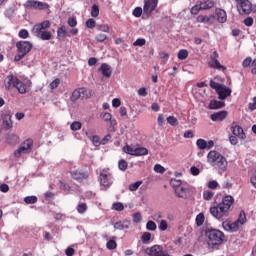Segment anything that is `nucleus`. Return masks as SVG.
<instances>
[{"label": "nucleus", "mask_w": 256, "mask_h": 256, "mask_svg": "<svg viewBox=\"0 0 256 256\" xmlns=\"http://www.w3.org/2000/svg\"><path fill=\"white\" fill-rule=\"evenodd\" d=\"M233 203H235L233 196L227 195L222 198V201L219 204L211 206L209 213L214 219H217V221H225V219L229 217V211H231Z\"/></svg>", "instance_id": "f257e3e1"}, {"label": "nucleus", "mask_w": 256, "mask_h": 256, "mask_svg": "<svg viewBox=\"0 0 256 256\" xmlns=\"http://www.w3.org/2000/svg\"><path fill=\"white\" fill-rule=\"evenodd\" d=\"M32 82L25 78L24 80H19L17 76L13 74H9L4 79V87L7 91H11V89H17L18 93L21 95H25L28 91H31Z\"/></svg>", "instance_id": "f03ea898"}, {"label": "nucleus", "mask_w": 256, "mask_h": 256, "mask_svg": "<svg viewBox=\"0 0 256 256\" xmlns=\"http://www.w3.org/2000/svg\"><path fill=\"white\" fill-rule=\"evenodd\" d=\"M207 163L210 167H213V169H217L220 175H223V173L227 171L229 165L227 158L215 150H211L207 154Z\"/></svg>", "instance_id": "7ed1b4c3"}, {"label": "nucleus", "mask_w": 256, "mask_h": 256, "mask_svg": "<svg viewBox=\"0 0 256 256\" xmlns=\"http://www.w3.org/2000/svg\"><path fill=\"white\" fill-rule=\"evenodd\" d=\"M205 238L210 249L218 250L220 245L225 241V234L217 229H207L205 231Z\"/></svg>", "instance_id": "20e7f679"}, {"label": "nucleus", "mask_w": 256, "mask_h": 256, "mask_svg": "<svg viewBox=\"0 0 256 256\" xmlns=\"http://www.w3.org/2000/svg\"><path fill=\"white\" fill-rule=\"evenodd\" d=\"M50 27L51 21L45 20L41 23L35 24L31 29V33L42 41H49L51 39V32L47 31V29Z\"/></svg>", "instance_id": "39448f33"}, {"label": "nucleus", "mask_w": 256, "mask_h": 256, "mask_svg": "<svg viewBox=\"0 0 256 256\" xmlns=\"http://www.w3.org/2000/svg\"><path fill=\"white\" fill-rule=\"evenodd\" d=\"M16 48L17 55L14 57V61L19 62L33 49V43L21 40L16 43Z\"/></svg>", "instance_id": "423d86ee"}, {"label": "nucleus", "mask_w": 256, "mask_h": 256, "mask_svg": "<svg viewBox=\"0 0 256 256\" xmlns=\"http://www.w3.org/2000/svg\"><path fill=\"white\" fill-rule=\"evenodd\" d=\"M31 151H33V139L29 138V139H26L20 145V147L14 151V157H16V159H19L21 155H29Z\"/></svg>", "instance_id": "0eeeda50"}, {"label": "nucleus", "mask_w": 256, "mask_h": 256, "mask_svg": "<svg viewBox=\"0 0 256 256\" xmlns=\"http://www.w3.org/2000/svg\"><path fill=\"white\" fill-rule=\"evenodd\" d=\"M236 7L240 15H251V13H255L256 11V6H253L249 0H243L242 2L238 3Z\"/></svg>", "instance_id": "6e6552de"}, {"label": "nucleus", "mask_w": 256, "mask_h": 256, "mask_svg": "<svg viewBox=\"0 0 256 256\" xmlns=\"http://www.w3.org/2000/svg\"><path fill=\"white\" fill-rule=\"evenodd\" d=\"M100 185L105 189H109L111 185H113V174L109 171V169H103L100 171Z\"/></svg>", "instance_id": "1a4fd4ad"}, {"label": "nucleus", "mask_w": 256, "mask_h": 256, "mask_svg": "<svg viewBox=\"0 0 256 256\" xmlns=\"http://www.w3.org/2000/svg\"><path fill=\"white\" fill-rule=\"evenodd\" d=\"M208 66L211 69H216L217 71H222L223 73L227 71V67L221 65V62H219V53H217V51H214L213 55L210 56V61L208 62Z\"/></svg>", "instance_id": "9d476101"}, {"label": "nucleus", "mask_w": 256, "mask_h": 256, "mask_svg": "<svg viewBox=\"0 0 256 256\" xmlns=\"http://www.w3.org/2000/svg\"><path fill=\"white\" fill-rule=\"evenodd\" d=\"M146 253L148 256H171L167 250L163 249L161 245H153L147 248Z\"/></svg>", "instance_id": "9b49d317"}, {"label": "nucleus", "mask_w": 256, "mask_h": 256, "mask_svg": "<svg viewBox=\"0 0 256 256\" xmlns=\"http://www.w3.org/2000/svg\"><path fill=\"white\" fill-rule=\"evenodd\" d=\"M159 0H144L143 13L146 17H151L153 11L157 9Z\"/></svg>", "instance_id": "f8f14e48"}, {"label": "nucleus", "mask_w": 256, "mask_h": 256, "mask_svg": "<svg viewBox=\"0 0 256 256\" xmlns=\"http://www.w3.org/2000/svg\"><path fill=\"white\" fill-rule=\"evenodd\" d=\"M222 227L224 231H228V233H237L241 226L236 221L231 222L226 220L222 222Z\"/></svg>", "instance_id": "ddd939ff"}, {"label": "nucleus", "mask_w": 256, "mask_h": 256, "mask_svg": "<svg viewBox=\"0 0 256 256\" xmlns=\"http://www.w3.org/2000/svg\"><path fill=\"white\" fill-rule=\"evenodd\" d=\"M216 93L218 95V99H220L221 101H225L227 97H231L232 90L231 88L225 85H222L221 87L218 88Z\"/></svg>", "instance_id": "4468645a"}, {"label": "nucleus", "mask_w": 256, "mask_h": 256, "mask_svg": "<svg viewBox=\"0 0 256 256\" xmlns=\"http://www.w3.org/2000/svg\"><path fill=\"white\" fill-rule=\"evenodd\" d=\"M227 115H229V113L225 110H222V111L215 112V113L211 114L210 119H211V121L221 122V121H225V119H227Z\"/></svg>", "instance_id": "2eb2a0df"}, {"label": "nucleus", "mask_w": 256, "mask_h": 256, "mask_svg": "<svg viewBox=\"0 0 256 256\" xmlns=\"http://www.w3.org/2000/svg\"><path fill=\"white\" fill-rule=\"evenodd\" d=\"M231 131L235 137H238L239 139H245V132L243 131V128L236 123H232Z\"/></svg>", "instance_id": "dca6fc26"}, {"label": "nucleus", "mask_w": 256, "mask_h": 256, "mask_svg": "<svg viewBox=\"0 0 256 256\" xmlns=\"http://www.w3.org/2000/svg\"><path fill=\"white\" fill-rule=\"evenodd\" d=\"M113 227L118 231H125V229H129V227H131V221L127 219L118 221L114 223Z\"/></svg>", "instance_id": "f3484780"}, {"label": "nucleus", "mask_w": 256, "mask_h": 256, "mask_svg": "<svg viewBox=\"0 0 256 256\" xmlns=\"http://www.w3.org/2000/svg\"><path fill=\"white\" fill-rule=\"evenodd\" d=\"M71 177L76 181H83V179H87V177H89V172L75 170L71 172Z\"/></svg>", "instance_id": "a211bd4d"}, {"label": "nucleus", "mask_w": 256, "mask_h": 256, "mask_svg": "<svg viewBox=\"0 0 256 256\" xmlns=\"http://www.w3.org/2000/svg\"><path fill=\"white\" fill-rule=\"evenodd\" d=\"M215 20V16H207V15H199L196 18L197 23H204L205 25H213V21Z\"/></svg>", "instance_id": "6ab92c4d"}, {"label": "nucleus", "mask_w": 256, "mask_h": 256, "mask_svg": "<svg viewBox=\"0 0 256 256\" xmlns=\"http://www.w3.org/2000/svg\"><path fill=\"white\" fill-rule=\"evenodd\" d=\"M98 71H100L106 79H109V77H111V73H113L111 66L107 63H102Z\"/></svg>", "instance_id": "aec40b11"}, {"label": "nucleus", "mask_w": 256, "mask_h": 256, "mask_svg": "<svg viewBox=\"0 0 256 256\" xmlns=\"http://www.w3.org/2000/svg\"><path fill=\"white\" fill-rule=\"evenodd\" d=\"M218 23H225L227 21V12L221 8L215 10Z\"/></svg>", "instance_id": "412c9836"}, {"label": "nucleus", "mask_w": 256, "mask_h": 256, "mask_svg": "<svg viewBox=\"0 0 256 256\" xmlns=\"http://www.w3.org/2000/svg\"><path fill=\"white\" fill-rule=\"evenodd\" d=\"M225 107V102L219 100H211L208 109L216 110L223 109Z\"/></svg>", "instance_id": "4be33fe9"}, {"label": "nucleus", "mask_w": 256, "mask_h": 256, "mask_svg": "<svg viewBox=\"0 0 256 256\" xmlns=\"http://www.w3.org/2000/svg\"><path fill=\"white\" fill-rule=\"evenodd\" d=\"M215 7V2L212 0H204L200 2V8L202 11H209V9H213Z\"/></svg>", "instance_id": "5701e85b"}, {"label": "nucleus", "mask_w": 256, "mask_h": 256, "mask_svg": "<svg viewBox=\"0 0 256 256\" xmlns=\"http://www.w3.org/2000/svg\"><path fill=\"white\" fill-rule=\"evenodd\" d=\"M174 192L176 196L180 199H187V188L180 186L178 188H175Z\"/></svg>", "instance_id": "b1692460"}, {"label": "nucleus", "mask_w": 256, "mask_h": 256, "mask_svg": "<svg viewBox=\"0 0 256 256\" xmlns=\"http://www.w3.org/2000/svg\"><path fill=\"white\" fill-rule=\"evenodd\" d=\"M87 203L79 202L76 206V211L79 213V215H85L87 213Z\"/></svg>", "instance_id": "393cba45"}, {"label": "nucleus", "mask_w": 256, "mask_h": 256, "mask_svg": "<svg viewBox=\"0 0 256 256\" xmlns=\"http://www.w3.org/2000/svg\"><path fill=\"white\" fill-rule=\"evenodd\" d=\"M79 89H80V95L82 99H89V97H91L92 95L91 89L85 88V87H82Z\"/></svg>", "instance_id": "a878e982"}, {"label": "nucleus", "mask_w": 256, "mask_h": 256, "mask_svg": "<svg viewBox=\"0 0 256 256\" xmlns=\"http://www.w3.org/2000/svg\"><path fill=\"white\" fill-rule=\"evenodd\" d=\"M148 153H149V150H147V148L138 147V148H135L134 156L141 157L143 155H147Z\"/></svg>", "instance_id": "bb28decb"}, {"label": "nucleus", "mask_w": 256, "mask_h": 256, "mask_svg": "<svg viewBox=\"0 0 256 256\" xmlns=\"http://www.w3.org/2000/svg\"><path fill=\"white\" fill-rule=\"evenodd\" d=\"M236 222L238 223V225L240 227H243V225H245V223H247V216L245 215L244 211H241L239 214L238 219L236 220Z\"/></svg>", "instance_id": "cd10ccee"}, {"label": "nucleus", "mask_w": 256, "mask_h": 256, "mask_svg": "<svg viewBox=\"0 0 256 256\" xmlns=\"http://www.w3.org/2000/svg\"><path fill=\"white\" fill-rule=\"evenodd\" d=\"M37 201H38L37 196H26L24 198V203H26V205H35Z\"/></svg>", "instance_id": "c85d7f7f"}, {"label": "nucleus", "mask_w": 256, "mask_h": 256, "mask_svg": "<svg viewBox=\"0 0 256 256\" xmlns=\"http://www.w3.org/2000/svg\"><path fill=\"white\" fill-rule=\"evenodd\" d=\"M24 7L25 9H37V0H27Z\"/></svg>", "instance_id": "c756f323"}, {"label": "nucleus", "mask_w": 256, "mask_h": 256, "mask_svg": "<svg viewBox=\"0 0 256 256\" xmlns=\"http://www.w3.org/2000/svg\"><path fill=\"white\" fill-rule=\"evenodd\" d=\"M106 248L109 249V251H113V249H117V242L115 241V237H112L107 243Z\"/></svg>", "instance_id": "7c9ffc66"}, {"label": "nucleus", "mask_w": 256, "mask_h": 256, "mask_svg": "<svg viewBox=\"0 0 256 256\" xmlns=\"http://www.w3.org/2000/svg\"><path fill=\"white\" fill-rule=\"evenodd\" d=\"M187 57H189V51H187V49H182L178 52V59L180 61H185Z\"/></svg>", "instance_id": "2f4dec72"}, {"label": "nucleus", "mask_w": 256, "mask_h": 256, "mask_svg": "<svg viewBox=\"0 0 256 256\" xmlns=\"http://www.w3.org/2000/svg\"><path fill=\"white\" fill-rule=\"evenodd\" d=\"M141 241L144 243V245H147L149 241H151V233L150 232H144L141 236Z\"/></svg>", "instance_id": "473e14b6"}, {"label": "nucleus", "mask_w": 256, "mask_h": 256, "mask_svg": "<svg viewBox=\"0 0 256 256\" xmlns=\"http://www.w3.org/2000/svg\"><path fill=\"white\" fill-rule=\"evenodd\" d=\"M146 229L147 231H157V224L154 221L149 220L146 223Z\"/></svg>", "instance_id": "72a5a7b5"}, {"label": "nucleus", "mask_w": 256, "mask_h": 256, "mask_svg": "<svg viewBox=\"0 0 256 256\" xmlns=\"http://www.w3.org/2000/svg\"><path fill=\"white\" fill-rule=\"evenodd\" d=\"M203 223H205V215L203 213H199L196 216V225L198 227H201V225H203Z\"/></svg>", "instance_id": "f704fd0d"}, {"label": "nucleus", "mask_w": 256, "mask_h": 256, "mask_svg": "<svg viewBox=\"0 0 256 256\" xmlns=\"http://www.w3.org/2000/svg\"><path fill=\"white\" fill-rule=\"evenodd\" d=\"M132 15L133 17H136V19H139V17L143 15V8L139 6L134 8V10L132 11Z\"/></svg>", "instance_id": "c9c22d12"}, {"label": "nucleus", "mask_w": 256, "mask_h": 256, "mask_svg": "<svg viewBox=\"0 0 256 256\" xmlns=\"http://www.w3.org/2000/svg\"><path fill=\"white\" fill-rule=\"evenodd\" d=\"M81 127H83V124H81V122H79V121H74L70 125L71 131H79V130H81Z\"/></svg>", "instance_id": "e433bc0d"}, {"label": "nucleus", "mask_w": 256, "mask_h": 256, "mask_svg": "<svg viewBox=\"0 0 256 256\" xmlns=\"http://www.w3.org/2000/svg\"><path fill=\"white\" fill-rule=\"evenodd\" d=\"M36 9H39L40 11H44L49 9V4L41 1L36 2Z\"/></svg>", "instance_id": "4c0bfd02"}, {"label": "nucleus", "mask_w": 256, "mask_h": 256, "mask_svg": "<svg viewBox=\"0 0 256 256\" xmlns=\"http://www.w3.org/2000/svg\"><path fill=\"white\" fill-rule=\"evenodd\" d=\"M196 145H197L198 149H201V150L207 149V141H205V139H201V138L198 139L196 141Z\"/></svg>", "instance_id": "58836bf2"}, {"label": "nucleus", "mask_w": 256, "mask_h": 256, "mask_svg": "<svg viewBox=\"0 0 256 256\" xmlns=\"http://www.w3.org/2000/svg\"><path fill=\"white\" fill-rule=\"evenodd\" d=\"M213 195H215V193H213L211 190H206L203 192V198L205 201H211V199H213Z\"/></svg>", "instance_id": "ea45409f"}, {"label": "nucleus", "mask_w": 256, "mask_h": 256, "mask_svg": "<svg viewBox=\"0 0 256 256\" xmlns=\"http://www.w3.org/2000/svg\"><path fill=\"white\" fill-rule=\"evenodd\" d=\"M112 209L114 211H123L125 209V206L121 202H115L112 204Z\"/></svg>", "instance_id": "a19ab883"}, {"label": "nucleus", "mask_w": 256, "mask_h": 256, "mask_svg": "<svg viewBox=\"0 0 256 256\" xmlns=\"http://www.w3.org/2000/svg\"><path fill=\"white\" fill-rule=\"evenodd\" d=\"M81 96V91L80 89H76L72 92V95H71V101H77V99H79Z\"/></svg>", "instance_id": "79ce46f5"}, {"label": "nucleus", "mask_w": 256, "mask_h": 256, "mask_svg": "<svg viewBox=\"0 0 256 256\" xmlns=\"http://www.w3.org/2000/svg\"><path fill=\"white\" fill-rule=\"evenodd\" d=\"M20 39H29V31L27 29H21L18 33Z\"/></svg>", "instance_id": "37998d69"}, {"label": "nucleus", "mask_w": 256, "mask_h": 256, "mask_svg": "<svg viewBox=\"0 0 256 256\" xmlns=\"http://www.w3.org/2000/svg\"><path fill=\"white\" fill-rule=\"evenodd\" d=\"M142 184H143V182H141V181H137L135 183L130 184L129 191H137V189H139V187H141Z\"/></svg>", "instance_id": "c03bdc74"}, {"label": "nucleus", "mask_w": 256, "mask_h": 256, "mask_svg": "<svg viewBox=\"0 0 256 256\" xmlns=\"http://www.w3.org/2000/svg\"><path fill=\"white\" fill-rule=\"evenodd\" d=\"M118 167H119L120 171H127V167H129V164L125 160H120L118 162Z\"/></svg>", "instance_id": "a18cd8bd"}, {"label": "nucleus", "mask_w": 256, "mask_h": 256, "mask_svg": "<svg viewBox=\"0 0 256 256\" xmlns=\"http://www.w3.org/2000/svg\"><path fill=\"white\" fill-rule=\"evenodd\" d=\"M167 123L171 125L172 127H176V125H179L178 120L174 116L167 117Z\"/></svg>", "instance_id": "49530a36"}, {"label": "nucleus", "mask_w": 256, "mask_h": 256, "mask_svg": "<svg viewBox=\"0 0 256 256\" xmlns=\"http://www.w3.org/2000/svg\"><path fill=\"white\" fill-rule=\"evenodd\" d=\"M97 25V22H95V19L93 18H89L87 21H86V27L88 29H95V26Z\"/></svg>", "instance_id": "de8ad7c7"}, {"label": "nucleus", "mask_w": 256, "mask_h": 256, "mask_svg": "<svg viewBox=\"0 0 256 256\" xmlns=\"http://www.w3.org/2000/svg\"><path fill=\"white\" fill-rule=\"evenodd\" d=\"M159 56H160V59H162L161 61L162 65H165V63L169 61V54L167 52H160Z\"/></svg>", "instance_id": "09e8293b"}, {"label": "nucleus", "mask_w": 256, "mask_h": 256, "mask_svg": "<svg viewBox=\"0 0 256 256\" xmlns=\"http://www.w3.org/2000/svg\"><path fill=\"white\" fill-rule=\"evenodd\" d=\"M123 151H124V153H127L128 155H134L135 156V148H133L129 145L124 146Z\"/></svg>", "instance_id": "8fccbe9b"}, {"label": "nucleus", "mask_w": 256, "mask_h": 256, "mask_svg": "<svg viewBox=\"0 0 256 256\" xmlns=\"http://www.w3.org/2000/svg\"><path fill=\"white\" fill-rule=\"evenodd\" d=\"M169 225L167 224V220H161L159 222L158 228L160 231H167Z\"/></svg>", "instance_id": "3c124183"}, {"label": "nucleus", "mask_w": 256, "mask_h": 256, "mask_svg": "<svg viewBox=\"0 0 256 256\" xmlns=\"http://www.w3.org/2000/svg\"><path fill=\"white\" fill-rule=\"evenodd\" d=\"M90 140L92 141L94 147H99V145H101V139L97 135L92 136Z\"/></svg>", "instance_id": "603ef678"}, {"label": "nucleus", "mask_w": 256, "mask_h": 256, "mask_svg": "<svg viewBox=\"0 0 256 256\" xmlns=\"http://www.w3.org/2000/svg\"><path fill=\"white\" fill-rule=\"evenodd\" d=\"M98 31H102V33H109L110 28L107 24H100L97 26Z\"/></svg>", "instance_id": "864d4df0"}, {"label": "nucleus", "mask_w": 256, "mask_h": 256, "mask_svg": "<svg viewBox=\"0 0 256 256\" xmlns=\"http://www.w3.org/2000/svg\"><path fill=\"white\" fill-rule=\"evenodd\" d=\"M200 11H202L201 4H196L191 8L190 13L191 15H197Z\"/></svg>", "instance_id": "5fc2aeb1"}, {"label": "nucleus", "mask_w": 256, "mask_h": 256, "mask_svg": "<svg viewBox=\"0 0 256 256\" xmlns=\"http://www.w3.org/2000/svg\"><path fill=\"white\" fill-rule=\"evenodd\" d=\"M57 35L59 37H61L62 39H65V37H67V31H65V27L62 26V27L58 28Z\"/></svg>", "instance_id": "6e6d98bb"}, {"label": "nucleus", "mask_w": 256, "mask_h": 256, "mask_svg": "<svg viewBox=\"0 0 256 256\" xmlns=\"http://www.w3.org/2000/svg\"><path fill=\"white\" fill-rule=\"evenodd\" d=\"M145 43H147V41L145 40V38H138L134 43V47H143V45H145Z\"/></svg>", "instance_id": "4d7b16f0"}, {"label": "nucleus", "mask_w": 256, "mask_h": 256, "mask_svg": "<svg viewBox=\"0 0 256 256\" xmlns=\"http://www.w3.org/2000/svg\"><path fill=\"white\" fill-rule=\"evenodd\" d=\"M91 16L92 17H99V6L97 4H94L91 9Z\"/></svg>", "instance_id": "13d9d810"}, {"label": "nucleus", "mask_w": 256, "mask_h": 256, "mask_svg": "<svg viewBox=\"0 0 256 256\" xmlns=\"http://www.w3.org/2000/svg\"><path fill=\"white\" fill-rule=\"evenodd\" d=\"M133 223H141V219L143 217L141 216L140 212H136L132 215Z\"/></svg>", "instance_id": "bf43d9fd"}, {"label": "nucleus", "mask_w": 256, "mask_h": 256, "mask_svg": "<svg viewBox=\"0 0 256 256\" xmlns=\"http://www.w3.org/2000/svg\"><path fill=\"white\" fill-rule=\"evenodd\" d=\"M61 83V80H59V78H56L55 80H53L50 84L49 87L50 89L53 91V89H57V87H59V84Z\"/></svg>", "instance_id": "052dcab7"}, {"label": "nucleus", "mask_w": 256, "mask_h": 256, "mask_svg": "<svg viewBox=\"0 0 256 256\" xmlns=\"http://www.w3.org/2000/svg\"><path fill=\"white\" fill-rule=\"evenodd\" d=\"M154 171L155 173H165V167H163L161 164H155Z\"/></svg>", "instance_id": "680f3d73"}, {"label": "nucleus", "mask_w": 256, "mask_h": 256, "mask_svg": "<svg viewBox=\"0 0 256 256\" xmlns=\"http://www.w3.org/2000/svg\"><path fill=\"white\" fill-rule=\"evenodd\" d=\"M223 86V84H219L213 80H210V87L211 89H215V91L217 92L219 90V88H221Z\"/></svg>", "instance_id": "e2e57ef3"}, {"label": "nucleus", "mask_w": 256, "mask_h": 256, "mask_svg": "<svg viewBox=\"0 0 256 256\" xmlns=\"http://www.w3.org/2000/svg\"><path fill=\"white\" fill-rule=\"evenodd\" d=\"M249 111H255L256 110V96L252 98V102L248 104Z\"/></svg>", "instance_id": "0e129e2a"}, {"label": "nucleus", "mask_w": 256, "mask_h": 256, "mask_svg": "<svg viewBox=\"0 0 256 256\" xmlns=\"http://www.w3.org/2000/svg\"><path fill=\"white\" fill-rule=\"evenodd\" d=\"M101 119H104L105 121H111L112 119V115L111 113L109 112H103L101 115H100Z\"/></svg>", "instance_id": "69168bd1"}, {"label": "nucleus", "mask_w": 256, "mask_h": 256, "mask_svg": "<svg viewBox=\"0 0 256 256\" xmlns=\"http://www.w3.org/2000/svg\"><path fill=\"white\" fill-rule=\"evenodd\" d=\"M181 180H178V179H172L171 180V185L172 187L175 189H177L178 187H181Z\"/></svg>", "instance_id": "338daca9"}, {"label": "nucleus", "mask_w": 256, "mask_h": 256, "mask_svg": "<svg viewBox=\"0 0 256 256\" xmlns=\"http://www.w3.org/2000/svg\"><path fill=\"white\" fill-rule=\"evenodd\" d=\"M69 27H77V18L71 17L68 19Z\"/></svg>", "instance_id": "774afa93"}]
</instances>
